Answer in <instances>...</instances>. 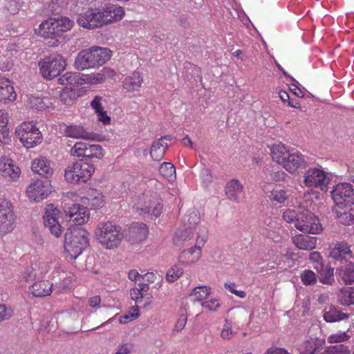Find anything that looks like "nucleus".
Instances as JSON below:
<instances>
[{"instance_id": "8", "label": "nucleus", "mask_w": 354, "mask_h": 354, "mask_svg": "<svg viewBox=\"0 0 354 354\" xmlns=\"http://www.w3.org/2000/svg\"><path fill=\"white\" fill-rule=\"evenodd\" d=\"M71 155L76 158H84L89 160L102 159L105 154L104 149L100 145L77 142L70 151Z\"/></svg>"}, {"instance_id": "7", "label": "nucleus", "mask_w": 354, "mask_h": 354, "mask_svg": "<svg viewBox=\"0 0 354 354\" xmlns=\"http://www.w3.org/2000/svg\"><path fill=\"white\" fill-rule=\"evenodd\" d=\"M66 66V60L61 55L46 57L39 62L40 73L46 80L59 76Z\"/></svg>"}, {"instance_id": "45", "label": "nucleus", "mask_w": 354, "mask_h": 354, "mask_svg": "<svg viewBox=\"0 0 354 354\" xmlns=\"http://www.w3.org/2000/svg\"><path fill=\"white\" fill-rule=\"evenodd\" d=\"M295 245L301 249L308 250L310 247V236L308 234H298L292 238Z\"/></svg>"}, {"instance_id": "17", "label": "nucleus", "mask_w": 354, "mask_h": 354, "mask_svg": "<svg viewBox=\"0 0 354 354\" xmlns=\"http://www.w3.org/2000/svg\"><path fill=\"white\" fill-rule=\"evenodd\" d=\"M205 241L204 238L200 239V237H198L194 247L185 250L180 253L179 262L185 265L196 263L201 257V248L204 245Z\"/></svg>"}, {"instance_id": "36", "label": "nucleus", "mask_w": 354, "mask_h": 354, "mask_svg": "<svg viewBox=\"0 0 354 354\" xmlns=\"http://www.w3.org/2000/svg\"><path fill=\"white\" fill-rule=\"evenodd\" d=\"M129 233L132 242H140L147 237L148 226L143 223H133L129 229Z\"/></svg>"}, {"instance_id": "26", "label": "nucleus", "mask_w": 354, "mask_h": 354, "mask_svg": "<svg viewBox=\"0 0 354 354\" xmlns=\"http://www.w3.org/2000/svg\"><path fill=\"white\" fill-rule=\"evenodd\" d=\"M55 100L49 97H39L36 95H30L28 97L27 102L28 105L39 111L51 110L55 108Z\"/></svg>"}, {"instance_id": "15", "label": "nucleus", "mask_w": 354, "mask_h": 354, "mask_svg": "<svg viewBox=\"0 0 354 354\" xmlns=\"http://www.w3.org/2000/svg\"><path fill=\"white\" fill-rule=\"evenodd\" d=\"M61 218V212L57 208L53 206L49 207L44 216V223L46 227L50 231L51 234L55 237H59L62 232L63 228L59 223Z\"/></svg>"}, {"instance_id": "47", "label": "nucleus", "mask_w": 354, "mask_h": 354, "mask_svg": "<svg viewBox=\"0 0 354 354\" xmlns=\"http://www.w3.org/2000/svg\"><path fill=\"white\" fill-rule=\"evenodd\" d=\"M211 288L208 286H201L194 288L192 295L197 301H203L210 295Z\"/></svg>"}, {"instance_id": "39", "label": "nucleus", "mask_w": 354, "mask_h": 354, "mask_svg": "<svg viewBox=\"0 0 354 354\" xmlns=\"http://www.w3.org/2000/svg\"><path fill=\"white\" fill-rule=\"evenodd\" d=\"M52 19H55V21H53L54 26H56V30L57 31L59 37H60L63 32L70 30L74 25V21L67 17L62 16L60 17H52Z\"/></svg>"}, {"instance_id": "12", "label": "nucleus", "mask_w": 354, "mask_h": 354, "mask_svg": "<svg viewBox=\"0 0 354 354\" xmlns=\"http://www.w3.org/2000/svg\"><path fill=\"white\" fill-rule=\"evenodd\" d=\"M52 192V186L48 181L40 179L35 180L26 188V196L30 201L40 202Z\"/></svg>"}, {"instance_id": "14", "label": "nucleus", "mask_w": 354, "mask_h": 354, "mask_svg": "<svg viewBox=\"0 0 354 354\" xmlns=\"http://www.w3.org/2000/svg\"><path fill=\"white\" fill-rule=\"evenodd\" d=\"M283 220L288 223H294L299 230L305 233L310 232V218L308 212L298 214L294 209H286L282 214Z\"/></svg>"}, {"instance_id": "25", "label": "nucleus", "mask_w": 354, "mask_h": 354, "mask_svg": "<svg viewBox=\"0 0 354 354\" xmlns=\"http://www.w3.org/2000/svg\"><path fill=\"white\" fill-rule=\"evenodd\" d=\"M170 136H164L156 141L153 142L150 151V155L155 161L161 160L165 153L166 150L169 147L168 141H171Z\"/></svg>"}, {"instance_id": "21", "label": "nucleus", "mask_w": 354, "mask_h": 354, "mask_svg": "<svg viewBox=\"0 0 354 354\" xmlns=\"http://www.w3.org/2000/svg\"><path fill=\"white\" fill-rule=\"evenodd\" d=\"M306 165V162L303 155L292 151L281 165L283 169L290 174H295L299 169L304 168Z\"/></svg>"}, {"instance_id": "1", "label": "nucleus", "mask_w": 354, "mask_h": 354, "mask_svg": "<svg viewBox=\"0 0 354 354\" xmlns=\"http://www.w3.org/2000/svg\"><path fill=\"white\" fill-rule=\"evenodd\" d=\"M111 50L108 48L91 46L81 50L75 60V68L78 70L97 68L110 59Z\"/></svg>"}, {"instance_id": "48", "label": "nucleus", "mask_w": 354, "mask_h": 354, "mask_svg": "<svg viewBox=\"0 0 354 354\" xmlns=\"http://www.w3.org/2000/svg\"><path fill=\"white\" fill-rule=\"evenodd\" d=\"M183 274V268L176 265L168 270L165 277L168 282L172 283L179 279Z\"/></svg>"}, {"instance_id": "44", "label": "nucleus", "mask_w": 354, "mask_h": 354, "mask_svg": "<svg viewBox=\"0 0 354 354\" xmlns=\"http://www.w3.org/2000/svg\"><path fill=\"white\" fill-rule=\"evenodd\" d=\"M159 173L169 181L176 179V169L174 165L170 162H163L158 169Z\"/></svg>"}, {"instance_id": "30", "label": "nucleus", "mask_w": 354, "mask_h": 354, "mask_svg": "<svg viewBox=\"0 0 354 354\" xmlns=\"http://www.w3.org/2000/svg\"><path fill=\"white\" fill-rule=\"evenodd\" d=\"M351 205L334 206L333 212L342 224L349 225L354 223V206Z\"/></svg>"}, {"instance_id": "23", "label": "nucleus", "mask_w": 354, "mask_h": 354, "mask_svg": "<svg viewBox=\"0 0 354 354\" xmlns=\"http://www.w3.org/2000/svg\"><path fill=\"white\" fill-rule=\"evenodd\" d=\"M104 19V26L116 23L121 21L124 15L125 11L122 6L117 4H111L102 10Z\"/></svg>"}, {"instance_id": "61", "label": "nucleus", "mask_w": 354, "mask_h": 354, "mask_svg": "<svg viewBox=\"0 0 354 354\" xmlns=\"http://www.w3.org/2000/svg\"><path fill=\"white\" fill-rule=\"evenodd\" d=\"M287 174L282 170L274 171L270 174V180L274 182H281L284 181Z\"/></svg>"}, {"instance_id": "35", "label": "nucleus", "mask_w": 354, "mask_h": 354, "mask_svg": "<svg viewBox=\"0 0 354 354\" xmlns=\"http://www.w3.org/2000/svg\"><path fill=\"white\" fill-rule=\"evenodd\" d=\"M65 134L66 136L76 138V139H84V140H97L99 136L96 133H88L84 130L82 127L72 125L68 126L65 129Z\"/></svg>"}, {"instance_id": "3", "label": "nucleus", "mask_w": 354, "mask_h": 354, "mask_svg": "<svg viewBox=\"0 0 354 354\" xmlns=\"http://www.w3.org/2000/svg\"><path fill=\"white\" fill-rule=\"evenodd\" d=\"M89 232L82 227L70 230L65 234L64 250L71 259H77L89 245Z\"/></svg>"}, {"instance_id": "41", "label": "nucleus", "mask_w": 354, "mask_h": 354, "mask_svg": "<svg viewBox=\"0 0 354 354\" xmlns=\"http://www.w3.org/2000/svg\"><path fill=\"white\" fill-rule=\"evenodd\" d=\"M338 299L342 305H354V286L341 289L338 294Z\"/></svg>"}, {"instance_id": "43", "label": "nucleus", "mask_w": 354, "mask_h": 354, "mask_svg": "<svg viewBox=\"0 0 354 354\" xmlns=\"http://www.w3.org/2000/svg\"><path fill=\"white\" fill-rule=\"evenodd\" d=\"M80 73L67 72L58 79V83L62 85H75L82 84Z\"/></svg>"}, {"instance_id": "62", "label": "nucleus", "mask_w": 354, "mask_h": 354, "mask_svg": "<svg viewBox=\"0 0 354 354\" xmlns=\"http://www.w3.org/2000/svg\"><path fill=\"white\" fill-rule=\"evenodd\" d=\"M187 321V316L184 315H180L174 325V331L179 332L183 329L186 325Z\"/></svg>"}, {"instance_id": "31", "label": "nucleus", "mask_w": 354, "mask_h": 354, "mask_svg": "<svg viewBox=\"0 0 354 354\" xmlns=\"http://www.w3.org/2000/svg\"><path fill=\"white\" fill-rule=\"evenodd\" d=\"M243 186L237 179H232L229 180L225 186V193L227 198L233 201L238 203L240 196L243 194Z\"/></svg>"}, {"instance_id": "55", "label": "nucleus", "mask_w": 354, "mask_h": 354, "mask_svg": "<svg viewBox=\"0 0 354 354\" xmlns=\"http://www.w3.org/2000/svg\"><path fill=\"white\" fill-rule=\"evenodd\" d=\"M201 306L208 311H216L221 307V304L218 299H212L202 302Z\"/></svg>"}, {"instance_id": "59", "label": "nucleus", "mask_w": 354, "mask_h": 354, "mask_svg": "<svg viewBox=\"0 0 354 354\" xmlns=\"http://www.w3.org/2000/svg\"><path fill=\"white\" fill-rule=\"evenodd\" d=\"M225 288L227 289L230 292L239 297V298L243 299L246 297V293L243 290H237L235 287L236 285L234 283H225L224 285Z\"/></svg>"}, {"instance_id": "11", "label": "nucleus", "mask_w": 354, "mask_h": 354, "mask_svg": "<svg viewBox=\"0 0 354 354\" xmlns=\"http://www.w3.org/2000/svg\"><path fill=\"white\" fill-rule=\"evenodd\" d=\"M335 206L354 205V189L350 183H342L334 187L331 192Z\"/></svg>"}, {"instance_id": "54", "label": "nucleus", "mask_w": 354, "mask_h": 354, "mask_svg": "<svg viewBox=\"0 0 354 354\" xmlns=\"http://www.w3.org/2000/svg\"><path fill=\"white\" fill-rule=\"evenodd\" d=\"M138 308H139L138 306H135L132 307L133 313H129V314H127V315H125L124 316H122L120 318V323L124 324H127L128 322H129L131 321H133V320H135L136 319H137L139 317V315H140Z\"/></svg>"}, {"instance_id": "24", "label": "nucleus", "mask_w": 354, "mask_h": 354, "mask_svg": "<svg viewBox=\"0 0 354 354\" xmlns=\"http://www.w3.org/2000/svg\"><path fill=\"white\" fill-rule=\"evenodd\" d=\"M21 170L19 167L15 164L11 158L6 156L1 157L0 159V175L3 177H8L12 180H16L19 177Z\"/></svg>"}, {"instance_id": "20", "label": "nucleus", "mask_w": 354, "mask_h": 354, "mask_svg": "<svg viewBox=\"0 0 354 354\" xmlns=\"http://www.w3.org/2000/svg\"><path fill=\"white\" fill-rule=\"evenodd\" d=\"M330 178L328 173L320 168L311 169V187L319 190L322 194L328 192Z\"/></svg>"}, {"instance_id": "18", "label": "nucleus", "mask_w": 354, "mask_h": 354, "mask_svg": "<svg viewBox=\"0 0 354 354\" xmlns=\"http://www.w3.org/2000/svg\"><path fill=\"white\" fill-rule=\"evenodd\" d=\"M330 257L335 260L353 258L351 245L345 241L332 243L328 248Z\"/></svg>"}, {"instance_id": "32", "label": "nucleus", "mask_w": 354, "mask_h": 354, "mask_svg": "<svg viewBox=\"0 0 354 354\" xmlns=\"http://www.w3.org/2000/svg\"><path fill=\"white\" fill-rule=\"evenodd\" d=\"M31 169L34 173L48 178L53 174V169L50 167V162L44 157L35 158L31 164Z\"/></svg>"}, {"instance_id": "19", "label": "nucleus", "mask_w": 354, "mask_h": 354, "mask_svg": "<svg viewBox=\"0 0 354 354\" xmlns=\"http://www.w3.org/2000/svg\"><path fill=\"white\" fill-rule=\"evenodd\" d=\"M149 286L147 283H139L138 287L131 289L130 295L136 306L145 307L151 303L152 295L148 292Z\"/></svg>"}, {"instance_id": "10", "label": "nucleus", "mask_w": 354, "mask_h": 354, "mask_svg": "<svg viewBox=\"0 0 354 354\" xmlns=\"http://www.w3.org/2000/svg\"><path fill=\"white\" fill-rule=\"evenodd\" d=\"M261 189L268 200L274 205L283 207L286 205L289 198V191L287 189L279 188L272 183L263 182Z\"/></svg>"}, {"instance_id": "27", "label": "nucleus", "mask_w": 354, "mask_h": 354, "mask_svg": "<svg viewBox=\"0 0 354 354\" xmlns=\"http://www.w3.org/2000/svg\"><path fill=\"white\" fill-rule=\"evenodd\" d=\"M17 98L12 82L4 77H0V102L8 103Z\"/></svg>"}, {"instance_id": "51", "label": "nucleus", "mask_w": 354, "mask_h": 354, "mask_svg": "<svg viewBox=\"0 0 354 354\" xmlns=\"http://www.w3.org/2000/svg\"><path fill=\"white\" fill-rule=\"evenodd\" d=\"M193 238V232L191 229H187L184 231H178L176 232L174 241L175 244H178V241H187Z\"/></svg>"}, {"instance_id": "34", "label": "nucleus", "mask_w": 354, "mask_h": 354, "mask_svg": "<svg viewBox=\"0 0 354 354\" xmlns=\"http://www.w3.org/2000/svg\"><path fill=\"white\" fill-rule=\"evenodd\" d=\"M53 286V283L48 280H40L35 281L29 289L35 297H44L50 295Z\"/></svg>"}, {"instance_id": "4", "label": "nucleus", "mask_w": 354, "mask_h": 354, "mask_svg": "<svg viewBox=\"0 0 354 354\" xmlns=\"http://www.w3.org/2000/svg\"><path fill=\"white\" fill-rule=\"evenodd\" d=\"M93 164L82 160L69 165L64 171V179L68 183L77 185L87 183L95 172Z\"/></svg>"}, {"instance_id": "22", "label": "nucleus", "mask_w": 354, "mask_h": 354, "mask_svg": "<svg viewBox=\"0 0 354 354\" xmlns=\"http://www.w3.org/2000/svg\"><path fill=\"white\" fill-rule=\"evenodd\" d=\"M163 205L162 198L157 196H151L145 203V205L140 209L141 214H146L156 218L162 213Z\"/></svg>"}, {"instance_id": "6", "label": "nucleus", "mask_w": 354, "mask_h": 354, "mask_svg": "<svg viewBox=\"0 0 354 354\" xmlns=\"http://www.w3.org/2000/svg\"><path fill=\"white\" fill-rule=\"evenodd\" d=\"M311 267L316 272L311 270V285L317 282V278H319L321 283L327 285H331L335 281L333 268L328 264H324L323 257L318 252H311Z\"/></svg>"}, {"instance_id": "49", "label": "nucleus", "mask_w": 354, "mask_h": 354, "mask_svg": "<svg viewBox=\"0 0 354 354\" xmlns=\"http://www.w3.org/2000/svg\"><path fill=\"white\" fill-rule=\"evenodd\" d=\"M351 337L346 332H338L331 334L328 337V342L330 344L342 343L348 341Z\"/></svg>"}, {"instance_id": "2", "label": "nucleus", "mask_w": 354, "mask_h": 354, "mask_svg": "<svg viewBox=\"0 0 354 354\" xmlns=\"http://www.w3.org/2000/svg\"><path fill=\"white\" fill-rule=\"evenodd\" d=\"M95 236L107 250L118 248L124 237L121 227L111 221L100 222L95 230Z\"/></svg>"}, {"instance_id": "52", "label": "nucleus", "mask_w": 354, "mask_h": 354, "mask_svg": "<svg viewBox=\"0 0 354 354\" xmlns=\"http://www.w3.org/2000/svg\"><path fill=\"white\" fill-rule=\"evenodd\" d=\"M96 0H76L75 8L77 12L83 11L86 9H91L93 6H96Z\"/></svg>"}, {"instance_id": "58", "label": "nucleus", "mask_w": 354, "mask_h": 354, "mask_svg": "<svg viewBox=\"0 0 354 354\" xmlns=\"http://www.w3.org/2000/svg\"><path fill=\"white\" fill-rule=\"evenodd\" d=\"M102 101H104L102 96L95 95L91 102V106L95 113L104 109L102 106Z\"/></svg>"}, {"instance_id": "60", "label": "nucleus", "mask_w": 354, "mask_h": 354, "mask_svg": "<svg viewBox=\"0 0 354 354\" xmlns=\"http://www.w3.org/2000/svg\"><path fill=\"white\" fill-rule=\"evenodd\" d=\"M278 93H279V96L280 99L281 100V101L283 102H288V106H291V107H297V106L298 103L294 102L292 100H290L289 94L286 91L279 90L278 91Z\"/></svg>"}, {"instance_id": "40", "label": "nucleus", "mask_w": 354, "mask_h": 354, "mask_svg": "<svg viewBox=\"0 0 354 354\" xmlns=\"http://www.w3.org/2000/svg\"><path fill=\"white\" fill-rule=\"evenodd\" d=\"M8 114L4 110H0V142L6 144L9 140L8 127Z\"/></svg>"}, {"instance_id": "56", "label": "nucleus", "mask_w": 354, "mask_h": 354, "mask_svg": "<svg viewBox=\"0 0 354 354\" xmlns=\"http://www.w3.org/2000/svg\"><path fill=\"white\" fill-rule=\"evenodd\" d=\"M235 332L232 330V324L225 320V324L221 333L223 339H230L234 335Z\"/></svg>"}, {"instance_id": "33", "label": "nucleus", "mask_w": 354, "mask_h": 354, "mask_svg": "<svg viewBox=\"0 0 354 354\" xmlns=\"http://www.w3.org/2000/svg\"><path fill=\"white\" fill-rule=\"evenodd\" d=\"M55 19L50 17L41 22L38 28L35 29V33L44 38L59 37L56 26H54Z\"/></svg>"}, {"instance_id": "5", "label": "nucleus", "mask_w": 354, "mask_h": 354, "mask_svg": "<svg viewBox=\"0 0 354 354\" xmlns=\"http://www.w3.org/2000/svg\"><path fill=\"white\" fill-rule=\"evenodd\" d=\"M15 132L23 146L27 149L37 146L43 140L42 134L33 121L22 122Z\"/></svg>"}, {"instance_id": "9", "label": "nucleus", "mask_w": 354, "mask_h": 354, "mask_svg": "<svg viewBox=\"0 0 354 354\" xmlns=\"http://www.w3.org/2000/svg\"><path fill=\"white\" fill-rule=\"evenodd\" d=\"M15 216L12 203L7 199L0 198V236L10 232L14 229Z\"/></svg>"}, {"instance_id": "63", "label": "nucleus", "mask_w": 354, "mask_h": 354, "mask_svg": "<svg viewBox=\"0 0 354 354\" xmlns=\"http://www.w3.org/2000/svg\"><path fill=\"white\" fill-rule=\"evenodd\" d=\"M97 116V120L102 122L104 124H109L111 122V118L107 115V113L104 109L95 113Z\"/></svg>"}, {"instance_id": "28", "label": "nucleus", "mask_w": 354, "mask_h": 354, "mask_svg": "<svg viewBox=\"0 0 354 354\" xmlns=\"http://www.w3.org/2000/svg\"><path fill=\"white\" fill-rule=\"evenodd\" d=\"M82 201L91 209H100L104 203V195L96 189H90L86 192V196L82 198Z\"/></svg>"}, {"instance_id": "37", "label": "nucleus", "mask_w": 354, "mask_h": 354, "mask_svg": "<svg viewBox=\"0 0 354 354\" xmlns=\"http://www.w3.org/2000/svg\"><path fill=\"white\" fill-rule=\"evenodd\" d=\"M291 150L281 142L273 145L270 148V154L272 160L281 165L286 160L288 156L291 153Z\"/></svg>"}, {"instance_id": "42", "label": "nucleus", "mask_w": 354, "mask_h": 354, "mask_svg": "<svg viewBox=\"0 0 354 354\" xmlns=\"http://www.w3.org/2000/svg\"><path fill=\"white\" fill-rule=\"evenodd\" d=\"M315 348L317 349V354H351L348 346L342 344L331 346L327 350L322 346Z\"/></svg>"}, {"instance_id": "29", "label": "nucleus", "mask_w": 354, "mask_h": 354, "mask_svg": "<svg viewBox=\"0 0 354 354\" xmlns=\"http://www.w3.org/2000/svg\"><path fill=\"white\" fill-rule=\"evenodd\" d=\"M143 82L141 73L135 71L123 80V88L129 93L138 92L140 91Z\"/></svg>"}, {"instance_id": "38", "label": "nucleus", "mask_w": 354, "mask_h": 354, "mask_svg": "<svg viewBox=\"0 0 354 354\" xmlns=\"http://www.w3.org/2000/svg\"><path fill=\"white\" fill-rule=\"evenodd\" d=\"M339 279L345 284H351L354 283V263L346 261V263L341 266L337 269Z\"/></svg>"}, {"instance_id": "53", "label": "nucleus", "mask_w": 354, "mask_h": 354, "mask_svg": "<svg viewBox=\"0 0 354 354\" xmlns=\"http://www.w3.org/2000/svg\"><path fill=\"white\" fill-rule=\"evenodd\" d=\"M14 314L13 309L5 304H0V322L10 319Z\"/></svg>"}, {"instance_id": "64", "label": "nucleus", "mask_w": 354, "mask_h": 354, "mask_svg": "<svg viewBox=\"0 0 354 354\" xmlns=\"http://www.w3.org/2000/svg\"><path fill=\"white\" fill-rule=\"evenodd\" d=\"M102 73L103 74L104 81L106 79H114L116 76L115 71L110 68H104L102 70Z\"/></svg>"}, {"instance_id": "46", "label": "nucleus", "mask_w": 354, "mask_h": 354, "mask_svg": "<svg viewBox=\"0 0 354 354\" xmlns=\"http://www.w3.org/2000/svg\"><path fill=\"white\" fill-rule=\"evenodd\" d=\"M348 317V314L343 313L335 309H330L324 314V319L328 322H334Z\"/></svg>"}, {"instance_id": "13", "label": "nucleus", "mask_w": 354, "mask_h": 354, "mask_svg": "<svg viewBox=\"0 0 354 354\" xmlns=\"http://www.w3.org/2000/svg\"><path fill=\"white\" fill-rule=\"evenodd\" d=\"M64 212L68 221L73 225H84L90 218L88 209L80 204L73 203L70 205H65Z\"/></svg>"}, {"instance_id": "57", "label": "nucleus", "mask_w": 354, "mask_h": 354, "mask_svg": "<svg viewBox=\"0 0 354 354\" xmlns=\"http://www.w3.org/2000/svg\"><path fill=\"white\" fill-rule=\"evenodd\" d=\"M323 231V226L317 216H311V234H318Z\"/></svg>"}, {"instance_id": "16", "label": "nucleus", "mask_w": 354, "mask_h": 354, "mask_svg": "<svg viewBox=\"0 0 354 354\" xmlns=\"http://www.w3.org/2000/svg\"><path fill=\"white\" fill-rule=\"evenodd\" d=\"M103 16L102 10L99 9L97 12L88 10L81 13L77 19V22L80 26L88 29L100 28L104 26Z\"/></svg>"}, {"instance_id": "50", "label": "nucleus", "mask_w": 354, "mask_h": 354, "mask_svg": "<svg viewBox=\"0 0 354 354\" xmlns=\"http://www.w3.org/2000/svg\"><path fill=\"white\" fill-rule=\"evenodd\" d=\"M82 80L91 84H98L104 82L102 71L99 73H93L91 74L86 75Z\"/></svg>"}]
</instances>
